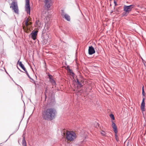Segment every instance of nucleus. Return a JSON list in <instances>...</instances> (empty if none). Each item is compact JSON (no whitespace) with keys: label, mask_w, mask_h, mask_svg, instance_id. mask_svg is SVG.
<instances>
[{"label":"nucleus","mask_w":146,"mask_h":146,"mask_svg":"<svg viewBox=\"0 0 146 146\" xmlns=\"http://www.w3.org/2000/svg\"><path fill=\"white\" fill-rule=\"evenodd\" d=\"M52 76L51 75H48V78H49L50 80L53 79H52Z\"/></svg>","instance_id":"obj_21"},{"label":"nucleus","mask_w":146,"mask_h":146,"mask_svg":"<svg viewBox=\"0 0 146 146\" xmlns=\"http://www.w3.org/2000/svg\"><path fill=\"white\" fill-rule=\"evenodd\" d=\"M30 21V20L29 18H27L26 20L25 21V24L27 26H28L29 25V22Z\"/></svg>","instance_id":"obj_13"},{"label":"nucleus","mask_w":146,"mask_h":146,"mask_svg":"<svg viewBox=\"0 0 146 146\" xmlns=\"http://www.w3.org/2000/svg\"><path fill=\"white\" fill-rule=\"evenodd\" d=\"M76 80L78 84L80 86V87H82L83 86V85L82 84L79 82L78 80V79H77Z\"/></svg>","instance_id":"obj_14"},{"label":"nucleus","mask_w":146,"mask_h":146,"mask_svg":"<svg viewBox=\"0 0 146 146\" xmlns=\"http://www.w3.org/2000/svg\"><path fill=\"white\" fill-rule=\"evenodd\" d=\"M76 135L73 131H66V138L68 140L72 141L76 138Z\"/></svg>","instance_id":"obj_2"},{"label":"nucleus","mask_w":146,"mask_h":146,"mask_svg":"<svg viewBox=\"0 0 146 146\" xmlns=\"http://www.w3.org/2000/svg\"><path fill=\"white\" fill-rule=\"evenodd\" d=\"M29 25L31 24L32 23L31 22H29Z\"/></svg>","instance_id":"obj_25"},{"label":"nucleus","mask_w":146,"mask_h":146,"mask_svg":"<svg viewBox=\"0 0 146 146\" xmlns=\"http://www.w3.org/2000/svg\"><path fill=\"white\" fill-rule=\"evenodd\" d=\"M50 81V82L52 83L53 86H54L55 85L56 83L55 81L53 79L51 80Z\"/></svg>","instance_id":"obj_15"},{"label":"nucleus","mask_w":146,"mask_h":146,"mask_svg":"<svg viewBox=\"0 0 146 146\" xmlns=\"http://www.w3.org/2000/svg\"><path fill=\"white\" fill-rule=\"evenodd\" d=\"M68 71L69 73H70V74H72L73 75H74V72H72V70L70 69V68H69L68 70Z\"/></svg>","instance_id":"obj_16"},{"label":"nucleus","mask_w":146,"mask_h":146,"mask_svg":"<svg viewBox=\"0 0 146 146\" xmlns=\"http://www.w3.org/2000/svg\"><path fill=\"white\" fill-rule=\"evenodd\" d=\"M112 127L113 129V130L115 133L117 132V129L115 124L112 121Z\"/></svg>","instance_id":"obj_9"},{"label":"nucleus","mask_w":146,"mask_h":146,"mask_svg":"<svg viewBox=\"0 0 146 146\" xmlns=\"http://www.w3.org/2000/svg\"><path fill=\"white\" fill-rule=\"evenodd\" d=\"M47 92V90H45V92Z\"/></svg>","instance_id":"obj_28"},{"label":"nucleus","mask_w":146,"mask_h":146,"mask_svg":"<svg viewBox=\"0 0 146 146\" xmlns=\"http://www.w3.org/2000/svg\"><path fill=\"white\" fill-rule=\"evenodd\" d=\"M134 5H130L129 6L124 5L123 7V10L126 13H129L132 10V9L135 7Z\"/></svg>","instance_id":"obj_4"},{"label":"nucleus","mask_w":146,"mask_h":146,"mask_svg":"<svg viewBox=\"0 0 146 146\" xmlns=\"http://www.w3.org/2000/svg\"><path fill=\"white\" fill-rule=\"evenodd\" d=\"M11 8H12L14 10V12L18 14L19 13V10L17 3L16 2L13 1L11 4L10 7Z\"/></svg>","instance_id":"obj_3"},{"label":"nucleus","mask_w":146,"mask_h":146,"mask_svg":"<svg viewBox=\"0 0 146 146\" xmlns=\"http://www.w3.org/2000/svg\"><path fill=\"white\" fill-rule=\"evenodd\" d=\"M37 33V31H35L34 32L31 33V38L33 40H35L36 39Z\"/></svg>","instance_id":"obj_10"},{"label":"nucleus","mask_w":146,"mask_h":146,"mask_svg":"<svg viewBox=\"0 0 146 146\" xmlns=\"http://www.w3.org/2000/svg\"><path fill=\"white\" fill-rule=\"evenodd\" d=\"M110 117L113 120L114 119V117L113 115L112 114H111L110 115Z\"/></svg>","instance_id":"obj_18"},{"label":"nucleus","mask_w":146,"mask_h":146,"mask_svg":"<svg viewBox=\"0 0 146 146\" xmlns=\"http://www.w3.org/2000/svg\"><path fill=\"white\" fill-rule=\"evenodd\" d=\"M39 21H38H38H36V23H37V25H38V23H39Z\"/></svg>","instance_id":"obj_27"},{"label":"nucleus","mask_w":146,"mask_h":146,"mask_svg":"<svg viewBox=\"0 0 146 146\" xmlns=\"http://www.w3.org/2000/svg\"><path fill=\"white\" fill-rule=\"evenodd\" d=\"M23 137L22 145L23 146H26V142L25 139V136L24 134L23 135Z\"/></svg>","instance_id":"obj_11"},{"label":"nucleus","mask_w":146,"mask_h":146,"mask_svg":"<svg viewBox=\"0 0 146 146\" xmlns=\"http://www.w3.org/2000/svg\"><path fill=\"white\" fill-rule=\"evenodd\" d=\"M30 9L29 0H26L25 10L29 14H30Z\"/></svg>","instance_id":"obj_5"},{"label":"nucleus","mask_w":146,"mask_h":146,"mask_svg":"<svg viewBox=\"0 0 146 146\" xmlns=\"http://www.w3.org/2000/svg\"><path fill=\"white\" fill-rule=\"evenodd\" d=\"M56 112L54 108H48L44 110L42 113V117L45 120H51L54 118Z\"/></svg>","instance_id":"obj_1"},{"label":"nucleus","mask_w":146,"mask_h":146,"mask_svg":"<svg viewBox=\"0 0 146 146\" xmlns=\"http://www.w3.org/2000/svg\"><path fill=\"white\" fill-rule=\"evenodd\" d=\"M65 131H64V132H63V133H62V135H63V136H64L65 135Z\"/></svg>","instance_id":"obj_24"},{"label":"nucleus","mask_w":146,"mask_h":146,"mask_svg":"<svg viewBox=\"0 0 146 146\" xmlns=\"http://www.w3.org/2000/svg\"><path fill=\"white\" fill-rule=\"evenodd\" d=\"M61 15L67 21H70V16L68 14L64 13L63 10L62 11Z\"/></svg>","instance_id":"obj_6"},{"label":"nucleus","mask_w":146,"mask_h":146,"mask_svg":"<svg viewBox=\"0 0 146 146\" xmlns=\"http://www.w3.org/2000/svg\"><path fill=\"white\" fill-rule=\"evenodd\" d=\"M46 29L48 30L49 28V25H46L45 26V28H46Z\"/></svg>","instance_id":"obj_23"},{"label":"nucleus","mask_w":146,"mask_h":146,"mask_svg":"<svg viewBox=\"0 0 146 146\" xmlns=\"http://www.w3.org/2000/svg\"><path fill=\"white\" fill-rule=\"evenodd\" d=\"M145 98L143 97V99L141 104V109L142 111H145Z\"/></svg>","instance_id":"obj_8"},{"label":"nucleus","mask_w":146,"mask_h":146,"mask_svg":"<svg viewBox=\"0 0 146 146\" xmlns=\"http://www.w3.org/2000/svg\"><path fill=\"white\" fill-rule=\"evenodd\" d=\"M101 134H102L103 136H104L105 135V132L104 131H102L101 132Z\"/></svg>","instance_id":"obj_20"},{"label":"nucleus","mask_w":146,"mask_h":146,"mask_svg":"<svg viewBox=\"0 0 146 146\" xmlns=\"http://www.w3.org/2000/svg\"><path fill=\"white\" fill-rule=\"evenodd\" d=\"M47 39H48V38ZM44 43L45 44H46L48 43H49V39H48V40H46V39H44Z\"/></svg>","instance_id":"obj_17"},{"label":"nucleus","mask_w":146,"mask_h":146,"mask_svg":"<svg viewBox=\"0 0 146 146\" xmlns=\"http://www.w3.org/2000/svg\"><path fill=\"white\" fill-rule=\"evenodd\" d=\"M24 71H25L27 75V76H28V77H29V78H30V76H29L27 71L26 70H24Z\"/></svg>","instance_id":"obj_22"},{"label":"nucleus","mask_w":146,"mask_h":146,"mask_svg":"<svg viewBox=\"0 0 146 146\" xmlns=\"http://www.w3.org/2000/svg\"><path fill=\"white\" fill-rule=\"evenodd\" d=\"M95 52L94 47L92 46H89L88 49V53L90 55H92Z\"/></svg>","instance_id":"obj_7"},{"label":"nucleus","mask_w":146,"mask_h":146,"mask_svg":"<svg viewBox=\"0 0 146 146\" xmlns=\"http://www.w3.org/2000/svg\"><path fill=\"white\" fill-rule=\"evenodd\" d=\"M70 68V67H69V66H68L67 67V68L68 70V68Z\"/></svg>","instance_id":"obj_26"},{"label":"nucleus","mask_w":146,"mask_h":146,"mask_svg":"<svg viewBox=\"0 0 146 146\" xmlns=\"http://www.w3.org/2000/svg\"><path fill=\"white\" fill-rule=\"evenodd\" d=\"M18 63L19 65L23 69L24 71L26 69L25 68L23 65L22 64L21 62H19V61H18Z\"/></svg>","instance_id":"obj_12"},{"label":"nucleus","mask_w":146,"mask_h":146,"mask_svg":"<svg viewBox=\"0 0 146 146\" xmlns=\"http://www.w3.org/2000/svg\"><path fill=\"white\" fill-rule=\"evenodd\" d=\"M142 95L143 96H145V92L143 90V87L142 88Z\"/></svg>","instance_id":"obj_19"}]
</instances>
